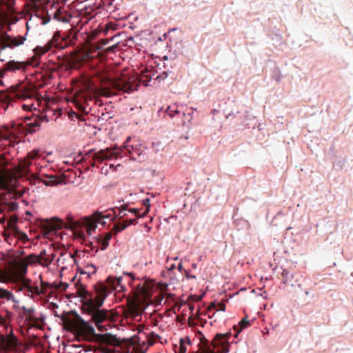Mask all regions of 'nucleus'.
I'll return each instance as SVG.
<instances>
[{
  "mask_svg": "<svg viewBox=\"0 0 353 353\" xmlns=\"http://www.w3.org/2000/svg\"><path fill=\"white\" fill-rule=\"evenodd\" d=\"M129 343H130V345H132V337L129 339Z\"/></svg>",
  "mask_w": 353,
  "mask_h": 353,
  "instance_id": "13d9d810",
  "label": "nucleus"
},
{
  "mask_svg": "<svg viewBox=\"0 0 353 353\" xmlns=\"http://www.w3.org/2000/svg\"><path fill=\"white\" fill-rule=\"evenodd\" d=\"M26 32L25 33L24 35H26V37L27 38V36L28 34V32H29V30H30L29 23L28 22L26 23Z\"/></svg>",
  "mask_w": 353,
  "mask_h": 353,
  "instance_id": "864d4df0",
  "label": "nucleus"
},
{
  "mask_svg": "<svg viewBox=\"0 0 353 353\" xmlns=\"http://www.w3.org/2000/svg\"><path fill=\"white\" fill-rule=\"evenodd\" d=\"M174 268V265H172L170 268V270H173Z\"/></svg>",
  "mask_w": 353,
  "mask_h": 353,
  "instance_id": "0e129e2a",
  "label": "nucleus"
},
{
  "mask_svg": "<svg viewBox=\"0 0 353 353\" xmlns=\"http://www.w3.org/2000/svg\"><path fill=\"white\" fill-rule=\"evenodd\" d=\"M128 304H129V310H128V313H129V317H130L132 315V301H128Z\"/></svg>",
  "mask_w": 353,
  "mask_h": 353,
  "instance_id": "49530a36",
  "label": "nucleus"
},
{
  "mask_svg": "<svg viewBox=\"0 0 353 353\" xmlns=\"http://www.w3.org/2000/svg\"><path fill=\"white\" fill-rule=\"evenodd\" d=\"M178 270L180 271V272H182L183 270H183V265L181 263H180L179 265H178Z\"/></svg>",
  "mask_w": 353,
  "mask_h": 353,
  "instance_id": "5fc2aeb1",
  "label": "nucleus"
},
{
  "mask_svg": "<svg viewBox=\"0 0 353 353\" xmlns=\"http://www.w3.org/2000/svg\"><path fill=\"white\" fill-rule=\"evenodd\" d=\"M152 147L157 151L159 150V148H161V143L160 142L153 143Z\"/></svg>",
  "mask_w": 353,
  "mask_h": 353,
  "instance_id": "09e8293b",
  "label": "nucleus"
},
{
  "mask_svg": "<svg viewBox=\"0 0 353 353\" xmlns=\"http://www.w3.org/2000/svg\"><path fill=\"white\" fill-rule=\"evenodd\" d=\"M13 281H19L21 283V290L26 289L30 285V280L26 279L24 276L23 279H12Z\"/></svg>",
  "mask_w": 353,
  "mask_h": 353,
  "instance_id": "2f4dec72",
  "label": "nucleus"
},
{
  "mask_svg": "<svg viewBox=\"0 0 353 353\" xmlns=\"http://www.w3.org/2000/svg\"><path fill=\"white\" fill-rule=\"evenodd\" d=\"M121 282L120 278H114L109 276L107 278L105 283H98L97 284H103L105 287V292L107 296L113 290H117Z\"/></svg>",
  "mask_w": 353,
  "mask_h": 353,
  "instance_id": "ddd939ff",
  "label": "nucleus"
},
{
  "mask_svg": "<svg viewBox=\"0 0 353 353\" xmlns=\"http://www.w3.org/2000/svg\"><path fill=\"white\" fill-rule=\"evenodd\" d=\"M282 276H283V283H286L288 282V279L289 275H292L288 270H283L282 272Z\"/></svg>",
  "mask_w": 353,
  "mask_h": 353,
  "instance_id": "4c0bfd02",
  "label": "nucleus"
},
{
  "mask_svg": "<svg viewBox=\"0 0 353 353\" xmlns=\"http://www.w3.org/2000/svg\"><path fill=\"white\" fill-rule=\"evenodd\" d=\"M68 287V285L67 283H60L59 285L55 286V288L57 290H59L61 291H65V290H66Z\"/></svg>",
  "mask_w": 353,
  "mask_h": 353,
  "instance_id": "58836bf2",
  "label": "nucleus"
},
{
  "mask_svg": "<svg viewBox=\"0 0 353 353\" xmlns=\"http://www.w3.org/2000/svg\"><path fill=\"white\" fill-rule=\"evenodd\" d=\"M6 316H4L6 319V325H8V323H10L13 319V313L8 310H5Z\"/></svg>",
  "mask_w": 353,
  "mask_h": 353,
  "instance_id": "c9c22d12",
  "label": "nucleus"
},
{
  "mask_svg": "<svg viewBox=\"0 0 353 353\" xmlns=\"http://www.w3.org/2000/svg\"><path fill=\"white\" fill-rule=\"evenodd\" d=\"M184 272H185V277H186L188 279H196V276H195V275L190 274L187 270H184Z\"/></svg>",
  "mask_w": 353,
  "mask_h": 353,
  "instance_id": "de8ad7c7",
  "label": "nucleus"
},
{
  "mask_svg": "<svg viewBox=\"0 0 353 353\" xmlns=\"http://www.w3.org/2000/svg\"><path fill=\"white\" fill-rule=\"evenodd\" d=\"M192 266L193 268H196V263H193L192 265Z\"/></svg>",
  "mask_w": 353,
  "mask_h": 353,
  "instance_id": "052dcab7",
  "label": "nucleus"
},
{
  "mask_svg": "<svg viewBox=\"0 0 353 353\" xmlns=\"http://www.w3.org/2000/svg\"><path fill=\"white\" fill-rule=\"evenodd\" d=\"M250 325L249 321L244 318L239 323L238 325H234L233 327L234 330L236 331V332L234 334V336L235 338H237L239 332L243 330L246 328Z\"/></svg>",
  "mask_w": 353,
  "mask_h": 353,
  "instance_id": "bb28decb",
  "label": "nucleus"
},
{
  "mask_svg": "<svg viewBox=\"0 0 353 353\" xmlns=\"http://www.w3.org/2000/svg\"><path fill=\"white\" fill-rule=\"evenodd\" d=\"M38 180L46 186L57 185L62 182V180H58L57 176L54 175H45V179L39 177L38 178Z\"/></svg>",
  "mask_w": 353,
  "mask_h": 353,
  "instance_id": "aec40b11",
  "label": "nucleus"
},
{
  "mask_svg": "<svg viewBox=\"0 0 353 353\" xmlns=\"http://www.w3.org/2000/svg\"><path fill=\"white\" fill-rule=\"evenodd\" d=\"M51 286V285L48 282H44L41 280V288L43 289L46 292V289Z\"/></svg>",
  "mask_w": 353,
  "mask_h": 353,
  "instance_id": "79ce46f5",
  "label": "nucleus"
},
{
  "mask_svg": "<svg viewBox=\"0 0 353 353\" xmlns=\"http://www.w3.org/2000/svg\"><path fill=\"white\" fill-rule=\"evenodd\" d=\"M27 40L26 35L14 36L8 34H3L0 38V51L9 48L14 49L22 46Z\"/></svg>",
  "mask_w": 353,
  "mask_h": 353,
  "instance_id": "1a4fd4ad",
  "label": "nucleus"
},
{
  "mask_svg": "<svg viewBox=\"0 0 353 353\" xmlns=\"http://www.w3.org/2000/svg\"><path fill=\"white\" fill-rule=\"evenodd\" d=\"M108 210H112L114 212L112 220L115 217H119V219H123L127 215V211L129 212H132V208L126 209V207L124 205H122L121 208H110Z\"/></svg>",
  "mask_w": 353,
  "mask_h": 353,
  "instance_id": "5701e85b",
  "label": "nucleus"
},
{
  "mask_svg": "<svg viewBox=\"0 0 353 353\" xmlns=\"http://www.w3.org/2000/svg\"><path fill=\"white\" fill-rule=\"evenodd\" d=\"M34 95V91L26 85H19L8 92H0V102L3 103V108L6 109L8 105L16 99H30Z\"/></svg>",
  "mask_w": 353,
  "mask_h": 353,
  "instance_id": "20e7f679",
  "label": "nucleus"
},
{
  "mask_svg": "<svg viewBox=\"0 0 353 353\" xmlns=\"http://www.w3.org/2000/svg\"><path fill=\"white\" fill-rule=\"evenodd\" d=\"M33 107V105L31 104V105H23V108L24 110H32V108Z\"/></svg>",
  "mask_w": 353,
  "mask_h": 353,
  "instance_id": "603ef678",
  "label": "nucleus"
},
{
  "mask_svg": "<svg viewBox=\"0 0 353 353\" xmlns=\"http://www.w3.org/2000/svg\"><path fill=\"white\" fill-rule=\"evenodd\" d=\"M132 223V220L130 219L128 221V223L123 222V223H119L115 225V228L117 232L121 231V230H124L128 225H130Z\"/></svg>",
  "mask_w": 353,
  "mask_h": 353,
  "instance_id": "f704fd0d",
  "label": "nucleus"
},
{
  "mask_svg": "<svg viewBox=\"0 0 353 353\" xmlns=\"http://www.w3.org/2000/svg\"><path fill=\"white\" fill-rule=\"evenodd\" d=\"M79 237L84 238L85 235L83 234H78Z\"/></svg>",
  "mask_w": 353,
  "mask_h": 353,
  "instance_id": "bf43d9fd",
  "label": "nucleus"
},
{
  "mask_svg": "<svg viewBox=\"0 0 353 353\" xmlns=\"http://www.w3.org/2000/svg\"><path fill=\"white\" fill-rule=\"evenodd\" d=\"M136 152L137 154V156H139V157L141 156L142 154L144 155L145 148L140 145L139 148H136Z\"/></svg>",
  "mask_w": 353,
  "mask_h": 353,
  "instance_id": "ea45409f",
  "label": "nucleus"
},
{
  "mask_svg": "<svg viewBox=\"0 0 353 353\" xmlns=\"http://www.w3.org/2000/svg\"><path fill=\"white\" fill-rule=\"evenodd\" d=\"M17 344V339L14 336L6 337L1 336L0 346L3 349H10L14 347Z\"/></svg>",
  "mask_w": 353,
  "mask_h": 353,
  "instance_id": "6ab92c4d",
  "label": "nucleus"
},
{
  "mask_svg": "<svg viewBox=\"0 0 353 353\" xmlns=\"http://www.w3.org/2000/svg\"><path fill=\"white\" fill-rule=\"evenodd\" d=\"M179 353H185L186 352V347L184 345V344L183 343L182 340H181V342H180V347H179ZM193 353H194V352H193Z\"/></svg>",
  "mask_w": 353,
  "mask_h": 353,
  "instance_id": "a19ab883",
  "label": "nucleus"
},
{
  "mask_svg": "<svg viewBox=\"0 0 353 353\" xmlns=\"http://www.w3.org/2000/svg\"><path fill=\"white\" fill-rule=\"evenodd\" d=\"M15 3V0H2V4L3 6L6 8L8 12H14V5Z\"/></svg>",
  "mask_w": 353,
  "mask_h": 353,
  "instance_id": "7c9ffc66",
  "label": "nucleus"
},
{
  "mask_svg": "<svg viewBox=\"0 0 353 353\" xmlns=\"http://www.w3.org/2000/svg\"><path fill=\"white\" fill-rule=\"evenodd\" d=\"M50 50H51V48L50 47V44H48L47 43L43 46H37L33 50V52L34 53V56H33L32 57V58H35L36 59V61H34V63L36 64L34 66H36L38 64L37 57L44 54L45 53H46L47 52H48Z\"/></svg>",
  "mask_w": 353,
  "mask_h": 353,
  "instance_id": "4be33fe9",
  "label": "nucleus"
},
{
  "mask_svg": "<svg viewBox=\"0 0 353 353\" xmlns=\"http://www.w3.org/2000/svg\"><path fill=\"white\" fill-rule=\"evenodd\" d=\"M21 259L27 265L38 263V256L34 254H29Z\"/></svg>",
  "mask_w": 353,
  "mask_h": 353,
  "instance_id": "c85d7f7f",
  "label": "nucleus"
},
{
  "mask_svg": "<svg viewBox=\"0 0 353 353\" xmlns=\"http://www.w3.org/2000/svg\"><path fill=\"white\" fill-rule=\"evenodd\" d=\"M25 125L26 126V130L28 134H32L35 132L41 125L40 120L34 118V121H32V119L30 117H26L24 121Z\"/></svg>",
  "mask_w": 353,
  "mask_h": 353,
  "instance_id": "f3484780",
  "label": "nucleus"
},
{
  "mask_svg": "<svg viewBox=\"0 0 353 353\" xmlns=\"http://www.w3.org/2000/svg\"><path fill=\"white\" fill-rule=\"evenodd\" d=\"M0 325L7 327L6 319L3 316H0Z\"/></svg>",
  "mask_w": 353,
  "mask_h": 353,
  "instance_id": "8fccbe9b",
  "label": "nucleus"
},
{
  "mask_svg": "<svg viewBox=\"0 0 353 353\" xmlns=\"http://www.w3.org/2000/svg\"><path fill=\"white\" fill-rule=\"evenodd\" d=\"M87 268L88 269V270L90 272H91L92 273H94L97 271V269H96L95 266L93 264L88 265L87 266Z\"/></svg>",
  "mask_w": 353,
  "mask_h": 353,
  "instance_id": "c03bdc74",
  "label": "nucleus"
},
{
  "mask_svg": "<svg viewBox=\"0 0 353 353\" xmlns=\"http://www.w3.org/2000/svg\"><path fill=\"white\" fill-rule=\"evenodd\" d=\"M191 298H193L194 301H199L201 299V297H198L196 296H191Z\"/></svg>",
  "mask_w": 353,
  "mask_h": 353,
  "instance_id": "6e6d98bb",
  "label": "nucleus"
},
{
  "mask_svg": "<svg viewBox=\"0 0 353 353\" xmlns=\"http://www.w3.org/2000/svg\"><path fill=\"white\" fill-rule=\"evenodd\" d=\"M27 268L28 265L22 261V259L18 261L14 267L13 274L11 275L12 279H23L26 276Z\"/></svg>",
  "mask_w": 353,
  "mask_h": 353,
  "instance_id": "f8f14e48",
  "label": "nucleus"
},
{
  "mask_svg": "<svg viewBox=\"0 0 353 353\" xmlns=\"http://www.w3.org/2000/svg\"><path fill=\"white\" fill-rule=\"evenodd\" d=\"M50 21V17H42V24L45 25Z\"/></svg>",
  "mask_w": 353,
  "mask_h": 353,
  "instance_id": "3c124183",
  "label": "nucleus"
},
{
  "mask_svg": "<svg viewBox=\"0 0 353 353\" xmlns=\"http://www.w3.org/2000/svg\"><path fill=\"white\" fill-rule=\"evenodd\" d=\"M36 118L37 119L40 120V123H41L42 122H48V121L47 116H46V115H44V116H39V117H37Z\"/></svg>",
  "mask_w": 353,
  "mask_h": 353,
  "instance_id": "37998d69",
  "label": "nucleus"
},
{
  "mask_svg": "<svg viewBox=\"0 0 353 353\" xmlns=\"http://www.w3.org/2000/svg\"><path fill=\"white\" fill-rule=\"evenodd\" d=\"M77 294L82 299L83 309L92 316L97 329L100 332L108 331L114 320L115 315L112 310H100L107 297L105 287L103 284L94 285V295L86 290V286L77 281L75 283Z\"/></svg>",
  "mask_w": 353,
  "mask_h": 353,
  "instance_id": "f257e3e1",
  "label": "nucleus"
},
{
  "mask_svg": "<svg viewBox=\"0 0 353 353\" xmlns=\"http://www.w3.org/2000/svg\"><path fill=\"white\" fill-rule=\"evenodd\" d=\"M143 201H144L143 204L145 205L144 211L142 213H140L137 209L134 208V210H133L134 216L141 217L142 216H144L148 212L149 207H150V205H149L150 199L148 198H146V199H143Z\"/></svg>",
  "mask_w": 353,
  "mask_h": 353,
  "instance_id": "cd10ccee",
  "label": "nucleus"
},
{
  "mask_svg": "<svg viewBox=\"0 0 353 353\" xmlns=\"http://www.w3.org/2000/svg\"><path fill=\"white\" fill-rule=\"evenodd\" d=\"M153 288V283L148 280L140 281L134 287V319L149 305Z\"/></svg>",
  "mask_w": 353,
  "mask_h": 353,
  "instance_id": "7ed1b4c3",
  "label": "nucleus"
},
{
  "mask_svg": "<svg viewBox=\"0 0 353 353\" xmlns=\"http://www.w3.org/2000/svg\"><path fill=\"white\" fill-rule=\"evenodd\" d=\"M165 113L170 117L173 118L175 114H180L181 112L176 105H170L165 110Z\"/></svg>",
  "mask_w": 353,
  "mask_h": 353,
  "instance_id": "c756f323",
  "label": "nucleus"
},
{
  "mask_svg": "<svg viewBox=\"0 0 353 353\" xmlns=\"http://www.w3.org/2000/svg\"><path fill=\"white\" fill-rule=\"evenodd\" d=\"M131 90L132 81L130 72L128 70H125L119 78H107L104 82L103 86L99 91V94L105 97H110L118 93L130 94Z\"/></svg>",
  "mask_w": 353,
  "mask_h": 353,
  "instance_id": "f03ea898",
  "label": "nucleus"
},
{
  "mask_svg": "<svg viewBox=\"0 0 353 353\" xmlns=\"http://www.w3.org/2000/svg\"><path fill=\"white\" fill-rule=\"evenodd\" d=\"M26 126L23 122L14 121L12 123L11 130L14 136V141H17L22 135L28 134Z\"/></svg>",
  "mask_w": 353,
  "mask_h": 353,
  "instance_id": "9b49d317",
  "label": "nucleus"
},
{
  "mask_svg": "<svg viewBox=\"0 0 353 353\" xmlns=\"http://www.w3.org/2000/svg\"><path fill=\"white\" fill-rule=\"evenodd\" d=\"M188 306H189L190 310L191 311H193V310H194V305H190V304H189V305H188Z\"/></svg>",
  "mask_w": 353,
  "mask_h": 353,
  "instance_id": "4d7b16f0",
  "label": "nucleus"
},
{
  "mask_svg": "<svg viewBox=\"0 0 353 353\" xmlns=\"http://www.w3.org/2000/svg\"><path fill=\"white\" fill-rule=\"evenodd\" d=\"M144 326L134 324V332L137 331V334H134V353H144L148 347V334L144 332Z\"/></svg>",
  "mask_w": 353,
  "mask_h": 353,
  "instance_id": "6e6552de",
  "label": "nucleus"
},
{
  "mask_svg": "<svg viewBox=\"0 0 353 353\" xmlns=\"http://www.w3.org/2000/svg\"><path fill=\"white\" fill-rule=\"evenodd\" d=\"M50 154H51V152H48L47 153V155H50Z\"/></svg>",
  "mask_w": 353,
  "mask_h": 353,
  "instance_id": "338daca9",
  "label": "nucleus"
},
{
  "mask_svg": "<svg viewBox=\"0 0 353 353\" xmlns=\"http://www.w3.org/2000/svg\"><path fill=\"white\" fill-rule=\"evenodd\" d=\"M163 298L160 299L159 302H161L162 301ZM158 304H159V303H158L157 304H156L157 305H158Z\"/></svg>",
  "mask_w": 353,
  "mask_h": 353,
  "instance_id": "69168bd1",
  "label": "nucleus"
},
{
  "mask_svg": "<svg viewBox=\"0 0 353 353\" xmlns=\"http://www.w3.org/2000/svg\"><path fill=\"white\" fill-rule=\"evenodd\" d=\"M0 137L5 140H14V136L10 128L4 127L0 130Z\"/></svg>",
  "mask_w": 353,
  "mask_h": 353,
  "instance_id": "a878e982",
  "label": "nucleus"
},
{
  "mask_svg": "<svg viewBox=\"0 0 353 353\" xmlns=\"http://www.w3.org/2000/svg\"><path fill=\"white\" fill-rule=\"evenodd\" d=\"M38 256V263L42 266L48 267L54 260V255L47 253V251L42 250Z\"/></svg>",
  "mask_w": 353,
  "mask_h": 353,
  "instance_id": "dca6fc26",
  "label": "nucleus"
},
{
  "mask_svg": "<svg viewBox=\"0 0 353 353\" xmlns=\"http://www.w3.org/2000/svg\"><path fill=\"white\" fill-rule=\"evenodd\" d=\"M54 18L57 19L58 21L63 22H68L69 18L66 16H62V12L61 10H57L54 13Z\"/></svg>",
  "mask_w": 353,
  "mask_h": 353,
  "instance_id": "72a5a7b5",
  "label": "nucleus"
},
{
  "mask_svg": "<svg viewBox=\"0 0 353 353\" xmlns=\"http://www.w3.org/2000/svg\"><path fill=\"white\" fill-rule=\"evenodd\" d=\"M35 58H30L25 61L10 60L0 68V77H3L6 72H24L28 66L34 65Z\"/></svg>",
  "mask_w": 353,
  "mask_h": 353,
  "instance_id": "0eeeda50",
  "label": "nucleus"
},
{
  "mask_svg": "<svg viewBox=\"0 0 353 353\" xmlns=\"http://www.w3.org/2000/svg\"><path fill=\"white\" fill-rule=\"evenodd\" d=\"M50 44V47L52 48L54 47L56 48H64L66 46V41L61 37L59 32H56L52 39L47 42Z\"/></svg>",
  "mask_w": 353,
  "mask_h": 353,
  "instance_id": "4468645a",
  "label": "nucleus"
},
{
  "mask_svg": "<svg viewBox=\"0 0 353 353\" xmlns=\"http://www.w3.org/2000/svg\"><path fill=\"white\" fill-rule=\"evenodd\" d=\"M53 307H58V305H57L56 303H53Z\"/></svg>",
  "mask_w": 353,
  "mask_h": 353,
  "instance_id": "e2e57ef3",
  "label": "nucleus"
},
{
  "mask_svg": "<svg viewBox=\"0 0 353 353\" xmlns=\"http://www.w3.org/2000/svg\"><path fill=\"white\" fill-rule=\"evenodd\" d=\"M134 86L137 85L139 86L141 84L143 85L144 86L148 85V82L150 81V79L148 78V75H141L139 74H135L134 72Z\"/></svg>",
  "mask_w": 353,
  "mask_h": 353,
  "instance_id": "393cba45",
  "label": "nucleus"
},
{
  "mask_svg": "<svg viewBox=\"0 0 353 353\" xmlns=\"http://www.w3.org/2000/svg\"><path fill=\"white\" fill-rule=\"evenodd\" d=\"M112 233L107 232L103 236H99L97 239V243L101 250H105L109 245V241L112 239Z\"/></svg>",
  "mask_w": 353,
  "mask_h": 353,
  "instance_id": "412c9836",
  "label": "nucleus"
},
{
  "mask_svg": "<svg viewBox=\"0 0 353 353\" xmlns=\"http://www.w3.org/2000/svg\"><path fill=\"white\" fill-rule=\"evenodd\" d=\"M33 292L34 294L36 295L44 294L46 293V292L43 289L39 288L38 286H33Z\"/></svg>",
  "mask_w": 353,
  "mask_h": 353,
  "instance_id": "e433bc0d",
  "label": "nucleus"
},
{
  "mask_svg": "<svg viewBox=\"0 0 353 353\" xmlns=\"http://www.w3.org/2000/svg\"><path fill=\"white\" fill-rule=\"evenodd\" d=\"M20 309L23 311V314H19V316L21 318H25L26 321L33 323L37 321V318L34 316V307H26L25 306H22Z\"/></svg>",
  "mask_w": 353,
  "mask_h": 353,
  "instance_id": "a211bd4d",
  "label": "nucleus"
},
{
  "mask_svg": "<svg viewBox=\"0 0 353 353\" xmlns=\"http://www.w3.org/2000/svg\"><path fill=\"white\" fill-rule=\"evenodd\" d=\"M113 213L114 212L112 210H105L104 212L97 211L92 216L85 217L83 222L88 234H92V232L97 228L98 223L104 226L106 223L105 219L112 220Z\"/></svg>",
  "mask_w": 353,
  "mask_h": 353,
  "instance_id": "39448f33",
  "label": "nucleus"
},
{
  "mask_svg": "<svg viewBox=\"0 0 353 353\" xmlns=\"http://www.w3.org/2000/svg\"><path fill=\"white\" fill-rule=\"evenodd\" d=\"M43 154H44V151H43L41 149H34L32 151H30V152H28L27 154L26 159H25L24 162H23V168H29V166L31 165L30 160H35V159L41 158L42 157L44 159L45 157L43 156Z\"/></svg>",
  "mask_w": 353,
  "mask_h": 353,
  "instance_id": "2eb2a0df",
  "label": "nucleus"
},
{
  "mask_svg": "<svg viewBox=\"0 0 353 353\" xmlns=\"http://www.w3.org/2000/svg\"><path fill=\"white\" fill-rule=\"evenodd\" d=\"M4 275L2 274V272H0V282L3 279ZM4 299L7 301H12L13 302H17L15 297L12 292L9 290L0 288V299Z\"/></svg>",
  "mask_w": 353,
  "mask_h": 353,
  "instance_id": "b1692460",
  "label": "nucleus"
},
{
  "mask_svg": "<svg viewBox=\"0 0 353 353\" xmlns=\"http://www.w3.org/2000/svg\"><path fill=\"white\" fill-rule=\"evenodd\" d=\"M128 275L132 278V272L128 273Z\"/></svg>",
  "mask_w": 353,
  "mask_h": 353,
  "instance_id": "680f3d73",
  "label": "nucleus"
},
{
  "mask_svg": "<svg viewBox=\"0 0 353 353\" xmlns=\"http://www.w3.org/2000/svg\"><path fill=\"white\" fill-rule=\"evenodd\" d=\"M150 34V32L149 30H145L136 36L137 40L134 41V43H135V48L137 50L139 51L145 50L148 44V39L147 37H148Z\"/></svg>",
  "mask_w": 353,
  "mask_h": 353,
  "instance_id": "9d476101",
  "label": "nucleus"
},
{
  "mask_svg": "<svg viewBox=\"0 0 353 353\" xmlns=\"http://www.w3.org/2000/svg\"><path fill=\"white\" fill-rule=\"evenodd\" d=\"M118 155L119 152L114 150L112 148H105L99 151H95V150H90L88 153L85 154V157H91V159L89 161V164L92 167H94L97 163H101L105 161L117 159ZM84 159H85V157H84Z\"/></svg>",
  "mask_w": 353,
  "mask_h": 353,
  "instance_id": "423d86ee",
  "label": "nucleus"
},
{
  "mask_svg": "<svg viewBox=\"0 0 353 353\" xmlns=\"http://www.w3.org/2000/svg\"><path fill=\"white\" fill-rule=\"evenodd\" d=\"M26 291L28 294L29 296H32V295L34 294V292H33V286H31L30 285L28 288H27L26 289Z\"/></svg>",
  "mask_w": 353,
  "mask_h": 353,
  "instance_id": "a18cd8bd",
  "label": "nucleus"
},
{
  "mask_svg": "<svg viewBox=\"0 0 353 353\" xmlns=\"http://www.w3.org/2000/svg\"><path fill=\"white\" fill-rule=\"evenodd\" d=\"M212 310H225V305L223 303H219L217 305L215 303H212L208 308V312H211Z\"/></svg>",
  "mask_w": 353,
  "mask_h": 353,
  "instance_id": "473e14b6",
  "label": "nucleus"
}]
</instances>
